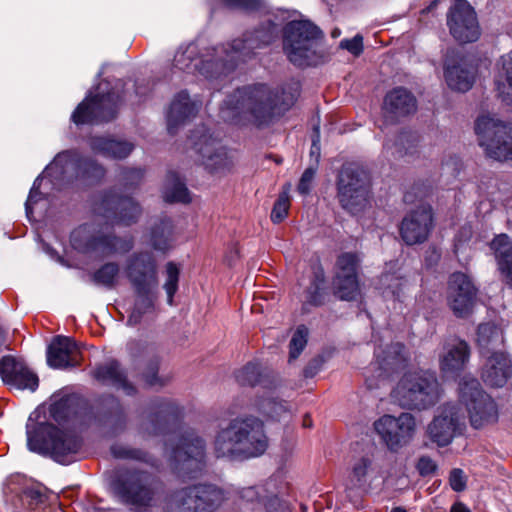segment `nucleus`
Here are the masks:
<instances>
[{"label": "nucleus", "mask_w": 512, "mask_h": 512, "mask_svg": "<svg viewBox=\"0 0 512 512\" xmlns=\"http://www.w3.org/2000/svg\"><path fill=\"white\" fill-rule=\"evenodd\" d=\"M90 147L94 152L113 159L126 158L134 149L131 142L103 136L92 137Z\"/></svg>", "instance_id": "c9c22d12"}, {"label": "nucleus", "mask_w": 512, "mask_h": 512, "mask_svg": "<svg viewBox=\"0 0 512 512\" xmlns=\"http://www.w3.org/2000/svg\"><path fill=\"white\" fill-rule=\"evenodd\" d=\"M189 142L199 155L201 164L212 174H223L233 165L227 150L212 137L205 127H199L189 137Z\"/></svg>", "instance_id": "f8f14e48"}, {"label": "nucleus", "mask_w": 512, "mask_h": 512, "mask_svg": "<svg viewBox=\"0 0 512 512\" xmlns=\"http://www.w3.org/2000/svg\"><path fill=\"white\" fill-rule=\"evenodd\" d=\"M182 414L181 407L171 399H155L142 412L138 432L143 437L164 433Z\"/></svg>", "instance_id": "2eb2a0df"}, {"label": "nucleus", "mask_w": 512, "mask_h": 512, "mask_svg": "<svg viewBox=\"0 0 512 512\" xmlns=\"http://www.w3.org/2000/svg\"><path fill=\"white\" fill-rule=\"evenodd\" d=\"M224 498L223 491L215 485L184 487L174 493L169 512H213Z\"/></svg>", "instance_id": "9b49d317"}, {"label": "nucleus", "mask_w": 512, "mask_h": 512, "mask_svg": "<svg viewBox=\"0 0 512 512\" xmlns=\"http://www.w3.org/2000/svg\"><path fill=\"white\" fill-rule=\"evenodd\" d=\"M485 362L481 370L482 380L491 387H503L512 375V363L504 351L482 356Z\"/></svg>", "instance_id": "a878e982"}, {"label": "nucleus", "mask_w": 512, "mask_h": 512, "mask_svg": "<svg viewBox=\"0 0 512 512\" xmlns=\"http://www.w3.org/2000/svg\"><path fill=\"white\" fill-rule=\"evenodd\" d=\"M267 489L264 486H251L243 488L240 491V497L246 502H259L264 505L266 500L265 496H269L266 494Z\"/></svg>", "instance_id": "bf43d9fd"}, {"label": "nucleus", "mask_w": 512, "mask_h": 512, "mask_svg": "<svg viewBox=\"0 0 512 512\" xmlns=\"http://www.w3.org/2000/svg\"><path fill=\"white\" fill-rule=\"evenodd\" d=\"M98 423L111 436L121 434L127 427L128 417L119 399L110 395L104 400V407L98 414Z\"/></svg>", "instance_id": "7c9ffc66"}, {"label": "nucleus", "mask_w": 512, "mask_h": 512, "mask_svg": "<svg viewBox=\"0 0 512 512\" xmlns=\"http://www.w3.org/2000/svg\"><path fill=\"white\" fill-rule=\"evenodd\" d=\"M264 508L266 512H292L286 501L279 499L276 495L265 496Z\"/></svg>", "instance_id": "e2e57ef3"}, {"label": "nucleus", "mask_w": 512, "mask_h": 512, "mask_svg": "<svg viewBox=\"0 0 512 512\" xmlns=\"http://www.w3.org/2000/svg\"><path fill=\"white\" fill-rule=\"evenodd\" d=\"M202 106L200 100H191L186 91L179 92L173 99L167 113V127L170 134L178 127L196 116Z\"/></svg>", "instance_id": "c85d7f7f"}, {"label": "nucleus", "mask_w": 512, "mask_h": 512, "mask_svg": "<svg viewBox=\"0 0 512 512\" xmlns=\"http://www.w3.org/2000/svg\"><path fill=\"white\" fill-rule=\"evenodd\" d=\"M417 109L415 96L406 88L397 87L389 91L383 102L385 118L394 122L413 114Z\"/></svg>", "instance_id": "bb28decb"}, {"label": "nucleus", "mask_w": 512, "mask_h": 512, "mask_svg": "<svg viewBox=\"0 0 512 512\" xmlns=\"http://www.w3.org/2000/svg\"><path fill=\"white\" fill-rule=\"evenodd\" d=\"M372 462V458L367 455L355 460L349 477L348 489L362 488L365 485L367 474L372 467Z\"/></svg>", "instance_id": "8fccbe9b"}, {"label": "nucleus", "mask_w": 512, "mask_h": 512, "mask_svg": "<svg viewBox=\"0 0 512 512\" xmlns=\"http://www.w3.org/2000/svg\"><path fill=\"white\" fill-rule=\"evenodd\" d=\"M381 281L384 285H387L384 293H391V295L397 300L401 299V296L404 294V291L407 288L406 280L390 274L383 275Z\"/></svg>", "instance_id": "4d7b16f0"}, {"label": "nucleus", "mask_w": 512, "mask_h": 512, "mask_svg": "<svg viewBox=\"0 0 512 512\" xmlns=\"http://www.w3.org/2000/svg\"><path fill=\"white\" fill-rule=\"evenodd\" d=\"M450 34L461 43L476 41L480 27L473 7L466 0H457L447 15Z\"/></svg>", "instance_id": "412c9836"}, {"label": "nucleus", "mask_w": 512, "mask_h": 512, "mask_svg": "<svg viewBox=\"0 0 512 512\" xmlns=\"http://www.w3.org/2000/svg\"><path fill=\"white\" fill-rule=\"evenodd\" d=\"M416 469L422 477H427L436 472L437 464L431 457L424 455L418 459Z\"/></svg>", "instance_id": "338daca9"}, {"label": "nucleus", "mask_w": 512, "mask_h": 512, "mask_svg": "<svg viewBox=\"0 0 512 512\" xmlns=\"http://www.w3.org/2000/svg\"><path fill=\"white\" fill-rule=\"evenodd\" d=\"M276 37L275 27L272 25L262 26L254 31L244 34L242 39H235L228 44V48L221 46L220 53H225L229 70H233L239 61L249 58L255 49L269 45Z\"/></svg>", "instance_id": "a211bd4d"}, {"label": "nucleus", "mask_w": 512, "mask_h": 512, "mask_svg": "<svg viewBox=\"0 0 512 512\" xmlns=\"http://www.w3.org/2000/svg\"><path fill=\"white\" fill-rule=\"evenodd\" d=\"M332 289L334 295L343 301H354L360 295L358 277L334 276Z\"/></svg>", "instance_id": "79ce46f5"}, {"label": "nucleus", "mask_w": 512, "mask_h": 512, "mask_svg": "<svg viewBox=\"0 0 512 512\" xmlns=\"http://www.w3.org/2000/svg\"><path fill=\"white\" fill-rule=\"evenodd\" d=\"M119 273V265L115 262H108L92 274V281L98 286L112 289L118 282Z\"/></svg>", "instance_id": "49530a36"}, {"label": "nucleus", "mask_w": 512, "mask_h": 512, "mask_svg": "<svg viewBox=\"0 0 512 512\" xmlns=\"http://www.w3.org/2000/svg\"><path fill=\"white\" fill-rule=\"evenodd\" d=\"M94 213L108 223L131 225L141 215V207L130 197H121L113 191L99 195L94 203Z\"/></svg>", "instance_id": "4468645a"}, {"label": "nucleus", "mask_w": 512, "mask_h": 512, "mask_svg": "<svg viewBox=\"0 0 512 512\" xmlns=\"http://www.w3.org/2000/svg\"><path fill=\"white\" fill-rule=\"evenodd\" d=\"M27 442L31 451L50 455L61 464L72 462L81 447V440L75 434L50 424H41L34 431L28 430Z\"/></svg>", "instance_id": "20e7f679"}, {"label": "nucleus", "mask_w": 512, "mask_h": 512, "mask_svg": "<svg viewBox=\"0 0 512 512\" xmlns=\"http://www.w3.org/2000/svg\"><path fill=\"white\" fill-rule=\"evenodd\" d=\"M337 192H342L343 187L351 192L369 191L368 179L365 171L357 164L348 163L342 166L337 177Z\"/></svg>", "instance_id": "e433bc0d"}, {"label": "nucleus", "mask_w": 512, "mask_h": 512, "mask_svg": "<svg viewBox=\"0 0 512 512\" xmlns=\"http://www.w3.org/2000/svg\"><path fill=\"white\" fill-rule=\"evenodd\" d=\"M458 399L459 403L465 407L473 428L480 429L497 422V404L482 389L476 378L465 375L460 379Z\"/></svg>", "instance_id": "0eeeda50"}, {"label": "nucleus", "mask_w": 512, "mask_h": 512, "mask_svg": "<svg viewBox=\"0 0 512 512\" xmlns=\"http://www.w3.org/2000/svg\"><path fill=\"white\" fill-rule=\"evenodd\" d=\"M391 395L402 408L424 410L439 401L440 385L432 374L407 373L399 380Z\"/></svg>", "instance_id": "39448f33"}, {"label": "nucleus", "mask_w": 512, "mask_h": 512, "mask_svg": "<svg viewBox=\"0 0 512 512\" xmlns=\"http://www.w3.org/2000/svg\"><path fill=\"white\" fill-rule=\"evenodd\" d=\"M470 357V348L464 340H456L449 345L446 353L440 359L443 372H455L464 368Z\"/></svg>", "instance_id": "4c0bfd02"}, {"label": "nucleus", "mask_w": 512, "mask_h": 512, "mask_svg": "<svg viewBox=\"0 0 512 512\" xmlns=\"http://www.w3.org/2000/svg\"><path fill=\"white\" fill-rule=\"evenodd\" d=\"M343 187L342 192H337L340 206L350 214L356 215L363 212L369 205V191L347 192Z\"/></svg>", "instance_id": "a19ab883"}, {"label": "nucleus", "mask_w": 512, "mask_h": 512, "mask_svg": "<svg viewBox=\"0 0 512 512\" xmlns=\"http://www.w3.org/2000/svg\"><path fill=\"white\" fill-rule=\"evenodd\" d=\"M465 427V416L455 403L440 406L437 414L427 426L429 439L439 447L449 445Z\"/></svg>", "instance_id": "ddd939ff"}, {"label": "nucleus", "mask_w": 512, "mask_h": 512, "mask_svg": "<svg viewBox=\"0 0 512 512\" xmlns=\"http://www.w3.org/2000/svg\"><path fill=\"white\" fill-rule=\"evenodd\" d=\"M297 97V89L291 86L248 85L227 96L220 108V116L233 125L264 128L290 110Z\"/></svg>", "instance_id": "f257e3e1"}, {"label": "nucleus", "mask_w": 512, "mask_h": 512, "mask_svg": "<svg viewBox=\"0 0 512 512\" xmlns=\"http://www.w3.org/2000/svg\"><path fill=\"white\" fill-rule=\"evenodd\" d=\"M228 9L254 11L260 6L259 0H219Z\"/></svg>", "instance_id": "052dcab7"}, {"label": "nucleus", "mask_w": 512, "mask_h": 512, "mask_svg": "<svg viewBox=\"0 0 512 512\" xmlns=\"http://www.w3.org/2000/svg\"><path fill=\"white\" fill-rule=\"evenodd\" d=\"M111 489L121 503L136 512H148L164 493V484L154 473L138 468H122L116 472Z\"/></svg>", "instance_id": "7ed1b4c3"}, {"label": "nucleus", "mask_w": 512, "mask_h": 512, "mask_svg": "<svg viewBox=\"0 0 512 512\" xmlns=\"http://www.w3.org/2000/svg\"><path fill=\"white\" fill-rule=\"evenodd\" d=\"M326 279L322 268L313 272V278L305 294V303L312 306H321L326 300Z\"/></svg>", "instance_id": "37998d69"}, {"label": "nucleus", "mask_w": 512, "mask_h": 512, "mask_svg": "<svg viewBox=\"0 0 512 512\" xmlns=\"http://www.w3.org/2000/svg\"><path fill=\"white\" fill-rule=\"evenodd\" d=\"M92 375L94 379L103 385L122 390L128 396L136 393V387L128 381L126 371L117 360H109L98 365L92 371Z\"/></svg>", "instance_id": "cd10ccee"}, {"label": "nucleus", "mask_w": 512, "mask_h": 512, "mask_svg": "<svg viewBox=\"0 0 512 512\" xmlns=\"http://www.w3.org/2000/svg\"><path fill=\"white\" fill-rule=\"evenodd\" d=\"M375 357L373 366H377L379 378L388 377L391 372L402 367L407 361L405 346L399 342L392 343L387 349L377 347Z\"/></svg>", "instance_id": "473e14b6"}, {"label": "nucleus", "mask_w": 512, "mask_h": 512, "mask_svg": "<svg viewBox=\"0 0 512 512\" xmlns=\"http://www.w3.org/2000/svg\"><path fill=\"white\" fill-rule=\"evenodd\" d=\"M120 95L100 84L93 95L86 97L74 110L71 121L76 125L108 122L116 117Z\"/></svg>", "instance_id": "9d476101"}, {"label": "nucleus", "mask_w": 512, "mask_h": 512, "mask_svg": "<svg viewBox=\"0 0 512 512\" xmlns=\"http://www.w3.org/2000/svg\"><path fill=\"white\" fill-rule=\"evenodd\" d=\"M179 274V268L174 262H168L166 264L167 279L164 284V289L167 293V302L169 305L173 304V297L178 290Z\"/></svg>", "instance_id": "6e6d98bb"}, {"label": "nucleus", "mask_w": 512, "mask_h": 512, "mask_svg": "<svg viewBox=\"0 0 512 512\" xmlns=\"http://www.w3.org/2000/svg\"><path fill=\"white\" fill-rule=\"evenodd\" d=\"M477 345L481 356L503 351L504 336L502 329L490 322L480 324L477 329Z\"/></svg>", "instance_id": "f704fd0d"}, {"label": "nucleus", "mask_w": 512, "mask_h": 512, "mask_svg": "<svg viewBox=\"0 0 512 512\" xmlns=\"http://www.w3.org/2000/svg\"><path fill=\"white\" fill-rule=\"evenodd\" d=\"M264 508L266 512H292L286 501L279 499L276 495L265 496Z\"/></svg>", "instance_id": "0e129e2a"}, {"label": "nucleus", "mask_w": 512, "mask_h": 512, "mask_svg": "<svg viewBox=\"0 0 512 512\" xmlns=\"http://www.w3.org/2000/svg\"><path fill=\"white\" fill-rule=\"evenodd\" d=\"M0 373L5 384L19 390L30 389L35 391L38 387V377L24 362L12 356H5L0 361Z\"/></svg>", "instance_id": "b1692460"}, {"label": "nucleus", "mask_w": 512, "mask_h": 512, "mask_svg": "<svg viewBox=\"0 0 512 512\" xmlns=\"http://www.w3.org/2000/svg\"><path fill=\"white\" fill-rule=\"evenodd\" d=\"M477 293V287L466 273L454 272L449 276L447 303L456 317L464 318L471 313Z\"/></svg>", "instance_id": "aec40b11"}, {"label": "nucleus", "mask_w": 512, "mask_h": 512, "mask_svg": "<svg viewBox=\"0 0 512 512\" xmlns=\"http://www.w3.org/2000/svg\"><path fill=\"white\" fill-rule=\"evenodd\" d=\"M290 207V199L286 192H283L279 195L278 199L274 203L272 212H271V220L273 223L282 222L288 215V210Z\"/></svg>", "instance_id": "13d9d810"}, {"label": "nucleus", "mask_w": 512, "mask_h": 512, "mask_svg": "<svg viewBox=\"0 0 512 512\" xmlns=\"http://www.w3.org/2000/svg\"><path fill=\"white\" fill-rule=\"evenodd\" d=\"M74 398L71 396H63L50 405V414L52 418L57 422L65 421L74 412L72 405Z\"/></svg>", "instance_id": "864d4df0"}, {"label": "nucleus", "mask_w": 512, "mask_h": 512, "mask_svg": "<svg viewBox=\"0 0 512 512\" xmlns=\"http://www.w3.org/2000/svg\"><path fill=\"white\" fill-rule=\"evenodd\" d=\"M170 439V459L178 473L196 477L205 467V441L193 429H187L179 435L177 442Z\"/></svg>", "instance_id": "6e6552de"}, {"label": "nucleus", "mask_w": 512, "mask_h": 512, "mask_svg": "<svg viewBox=\"0 0 512 512\" xmlns=\"http://www.w3.org/2000/svg\"><path fill=\"white\" fill-rule=\"evenodd\" d=\"M478 142L487 156L495 160H512V136L509 127L490 114L480 115L475 121Z\"/></svg>", "instance_id": "1a4fd4ad"}, {"label": "nucleus", "mask_w": 512, "mask_h": 512, "mask_svg": "<svg viewBox=\"0 0 512 512\" xmlns=\"http://www.w3.org/2000/svg\"><path fill=\"white\" fill-rule=\"evenodd\" d=\"M151 242L153 247L159 251H166L172 247L173 242V224L168 218L161 219L151 232Z\"/></svg>", "instance_id": "c03bdc74"}, {"label": "nucleus", "mask_w": 512, "mask_h": 512, "mask_svg": "<svg viewBox=\"0 0 512 512\" xmlns=\"http://www.w3.org/2000/svg\"><path fill=\"white\" fill-rule=\"evenodd\" d=\"M266 373L257 363H248L235 373L236 381L242 386H255L262 384Z\"/></svg>", "instance_id": "de8ad7c7"}, {"label": "nucleus", "mask_w": 512, "mask_h": 512, "mask_svg": "<svg viewBox=\"0 0 512 512\" xmlns=\"http://www.w3.org/2000/svg\"><path fill=\"white\" fill-rule=\"evenodd\" d=\"M308 333V328L305 325H299L296 328L289 344V361L297 359L304 350L307 345Z\"/></svg>", "instance_id": "5fc2aeb1"}, {"label": "nucleus", "mask_w": 512, "mask_h": 512, "mask_svg": "<svg viewBox=\"0 0 512 512\" xmlns=\"http://www.w3.org/2000/svg\"><path fill=\"white\" fill-rule=\"evenodd\" d=\"M315 175H316L315 168L308 167L307 169H305V171L303 172V174L299 180L298 186H297V191L300 194H302V195L309 194V192L311 191V188H312V184H313Z\"/></svg>", "instance_id": "69168bd1"}, {"label": "nucleus", "mask_w": 512, "mask_h": 512, "mask_svg": "<svg viewBox=\"0 0 512 512\" xmlns=\"http://www.w3.org/2000/svg\"><path fill=\"white\" fill-rule=\"evenodd\" d=\"M137 299L128 316L127 324L136 326L141 323L144 315L149 314L154 309L153 294H136Z\"/></svg>", "instance_id": "09e8293b"}, {"label": "nucleus", "mask_w": 512, "mask_h": 512, "mask_svg": "<svg viewBox=\"0 0 512 512\" xmlns=\"http://www.w3.org/2000/svg\"><path fill=\"white\" fill-rule=\"evenodd\" d=\"M374 429L389 450L398 451L413 439L416 420L410 413L384 415L374 422Z\"/></svg>", "instance_id": "dca6fc26"}, {"label": "nucleus", "mask_w": 512, "mask_h": 512, "mask_svg": "<svg viewBox=\"0 0 512 512\" xmlns=\"http://www.w3.org/2000/svg\"><path fill=\"white\" fill-rule=\"evenodd\" d=\"M499 271L507 285L512 288V240L506 234H499L490 243Z\"/></svg>", "instance_id": "72a5a7b5"}, {"label": "nucleus", "mask_w": 512, "mask_h": 512, "mask_svg": "<svg viewBox=\"0 0 512 512\" xmlns=\"http://www.w3.org/2000/svg\"><path fill=\"white\" fill-rule=\"evenodd\" d=\"M434 227L432 208L421 205L409 212L400 225V235L407 245L425 242Z\"/></svg>", "instance_id": "5701e85b"}, {"label": "nucleus", "mask_w": 512, "mask_h": 512, "mask_svg": "<svg viewBox=\"0 0 512 512\" xmlns=\"http://www.w3.org/2000/svg\"><path fill=\"white\" fill-rule=\"evenodd\" d=\"M268 448L264 423L254 416L237 417L221 428L214 439L217 458L246 460L259 457Z\"/></svg>", "instance_id": "f03ea898"}, {"label": "nucleus", "mask_w": 512, "mask_h": 512, "mask_svg": "<svg viewBox=\"0 0 512 512\" xmlns=\"http://www.w3.org/2000/svg\"><path fill=\"white\" fill-rule=\"evenodd\" d=\"M497 65L495 86L498 96L507 105H512V51L501 56Z\"/></svg>", "instance_id": "58836bf2"}, {"label": "nucleus", "mask_w": 512, "mask_h": 512, "mask_svg": "<svg viewBox=\"0 0 512 512\" xmlns=\"http://www.w3.org/2000/svg\"><path fill=\"white\" fill-rule=\"evenodd\" d=\"M361 257L356 252H343L335 262L334 276L358 277Z\"/></svg>", "instance_id": "a18cd8bd"}, {"label": "nucleus", "mask_w": 512, "mask_h": 512, "mask_svg": "<svg viewBox=\"0 0 512 512\" xmlns=\"http://www.w3.org/2000/svg\"><path fill=\"white\" fill-rule=\"evenodd\" d=\"M125 272L136 294H153L158 286L157 263L150 252L130 256Z\"/></svg>", "instance_id": "6ab92c4d"}, {"label": "nucleus", "mask_w": 512, "mask_h": 512, "mask_svg": "<svg viewBox=\"0 0 512 512\" xmlns=\"http://www.w3.org/2000/svg\"><path fill=\"white\" fill-rule=\"evenodd\" d=\"M340 47L346 49L354 56H359L363 51V38L361 35H356L351 39H343L340 42Z\"/></svg>", "instance_id": "774afa93"}, {"label": "nucleus", "mask_w": 512, "mask_h": 512, "mask_svg": "<svg viewBox=\"0 0 512 512\" xmlns=\"http://www.w3.org/2000/svg\"><path fill=\"white\" fill-rule=\"evenodd\" d=\"M163 198L169 203H189L191 201L190 193L181 181L176 172H169L166 176Z\"/></svg>", "instance_id": "ea45409f"}, {"label": "nucleus", "mask_w": 512, "mask_h": 512, "mask_svg": "<svg viewBox=\"0 0 512 512\" xmlns=\"http://www.w3.org/2000/svg\"><path fill=\"white\" fill-rule=\"evenodd\" d=\"M445 80L452 90L466 92L474 84L476 77V69L465 59L458 60L446 59L445 63Z\"/></svg>", "instance_id": "2f4dec72"}, {"label": "nucleus", "mask_w": 512, "mask_h": 512, "mask_svg": "<svg viewBox=\"0 0 512 512\" xmlns=\"http://www.w3.org/2000/svg\"><path fill=\"white\" fill-rule=\"evenodd\" d=\"M143 175L144 172L140 168H125L121 172V180L126 187H134L141 182Z\"/></svg>", "instance_id": "680f3d73"}, {"label": "nucleus", "mask_w": 512, "mask_h": 512, "mask_svg": "<svg viewBox=\"0 0 512 512\" xmlns=\"http://www.w3.org/2000/svg\"><path fill=\"white\" fill-rule=\"evenodd\" d=\"M322 37V31L312 22L291 21L284 27L283 51L295 66L313 65L316 60V45Z\"/></svg>", "instance_id": "423d86ee"}, {"label": "nucleus", "mask_w": 512, "mask_h": 512, "mask_svg": "<svg viewBox=\"0 0 512 512\" xmlns=\"http://www.w3.org/2000/svg\"><path fill=\"white\" fill-rule=\"evenodd\" d=\"M257 409L267 417L275 419L286 413L288 407L287 403L283 400H278L274 397H266L259 401Z\"/></svg>", "instance_id": "603ef678"}, {"label": "nucleus", "mask_w": 512, "mask_h": 512, "mask_svg": "<svg viewBox=\"0 0 512 512\" xmlns=\"http://www.w3.org/2000/svg\"><path fill=\"white\" fill-rule=\"evenodd\" d=\"M71 243L80 252L108 256L119 251L120 240L112 234L94 233L89 225H82L72 232Z\"/></svg>", "instance_id": "4be33fe9"}, {"label": "nucleus", "mask_w": 512, "mask_h": 512, "mask_svg": "<svg viewBox=\"0 0 512 512\" xmlns=\"http://www.w3.org/2000/svg\"><path fill=\"white\" fill-rule=\"evenodd\" d=\"M81 353L77 344L69 337L56 336L47 350V363L55 369L76 367L80 363Z\"/></svg>", "instance_id": "393cba45"}, {"label": "nucleus", "mask_w": 512, "mask_h": 512, "mask_svg": "<svg viewBox=\"0 0 512 512\" xmlns=\"http://www.w3.org/2000/svg\"><path fill=\"white\" fill-rule=\"evenodd\" d=\"M111 454L118 459H132L140 462L147 463L154 466L156 460L147 452L140 449L131 448L122 444H114L111 446Z\"/></svg>", "instance_id": "3c124183"}, {"label": "nucleus", "mask_w": 512, "mask_h": 512, "mask_svg": "<svg viewBox=\"0 0 512 512\" xmlns=\"http://www.w3.org/2000/svg\"><path fill=\"white\" fill-rule=\"evenodd\" d=\"M220 47L215 48L218 58L212 59H201L198 57L197 45L190 43L185 47H180L174 55L173 66L181 71L198 73L205 78H217L220 75L230 72L226 57L222 58L220 53Z\"/></svg>", "instance_id": "f3484780"}, {"label": "nucleus", "mask_w": 512, "mask_h": 512, "mask_svg": "<svg viewBox=\"0 0 512 512\" xmlns=\"http://www.w3.org/2000/svg\"><path fill=\"white\" fill-rule=\"evenodd\" d=\"M75 165L77 177L89 181H98L105 175V168L90 157H80L76 152L64 151L59 153L55 159L54 165H62L66 169L68 164Z\"/></svg>", "instance_id": "c756f323"}]
</instances>
